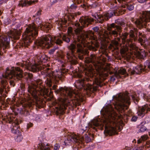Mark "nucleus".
<instances>
[{
	"mask_svg": "<svg viewBox=\"0 0 150 150\" xmlns=\"http://www.w3.org/2000/svg\"><path fill=\"white\" fill-rule=\"evenodd\" d=\"M25 75L26 76V77L27 79H29L31 80L33 79V75L31 73H30L25 72Z\"/></svg>",
	"mask_w": 150,
	"mask_h": 150,
	"instance_id": "obj_33",
	"label": "nucleus"
},
{
	"mask_svg": "<svg viewBox=\"0 0 150 150\" xmlns=\"http://www.w3.org/2000/svg\"><path fill=\"white\" fill-rule=\"evenodd\" d=\"M1 12H0V15H1Z\"/></svg>",
	"mask_w": 150,
	"mask_h": 150,
	"instance_id": "obj_56",
	"label": "nucleus"
},
{
	"mask_svg": "<svg viewBox=\"0 0 150 150\" xmlns=\"http://www.w3.org/2000/svg\"><path fill=\"white\" fill-rule=\"evenodd\" d=\"M134 102L137 104L139 100V95L137 93H134L133 94L130 95Z\"/></svg>",
	"mask_w": 150,
	"mask_h": 150,
	"instance_id": "obj_23",
	"label": "nucleus"
},
{
	"mask_svg": "<svg viewBox=\"0 0 150 150\" xmlns=\"http://www.w3.org/2000/svg\"><path fill=\"white\" fill-rule=\"evenodd\" d=\"M11 129L12 132L14 134H18L21 132L18 123L14 122L13 123L11 126Z\"/></svg>",
	"mask_w": 150,
	"mask_h": 150,
	"instance_id": "obj_20",
	"label": "nucleus"
},
{
	"mask_svg": "<svg viewBox=\"0 0 150 150\" xmlns=\"http://www.w3.org/2000/svg\"><path fill=\"white\" fill-rule=\"evenodd\" d=\"M113 97L116 100L113 105H106L101 111L105 119L103 124L99 122V120H94L91 122L88 127L86 126L85 128L81 129L80 130L81 134H83L87 129V132H90L92 129L97 131V129L102 130L104 126L105 129L104 133L106 136H112L116 133L115 119L117 114L114 108L120 114H124L125 110L128 108L130 101L128 93H120L116 96H113Z\"/></svg>",
	"mask_w": 150,
	"mask_h": 150,
	"instance_id": "obj_3",
	"label": "nucleus"
},
{
	"mask_svg": "<svg viewBox=\"0 0 150 150\" xmlns=\"http://www.w3.org/2000/svg\"><path fill=\"white\" fill-rule=\"evenodd\" d=\"M137 38L138 37L139 38L138 40L139 42L141 43L142 45H143V44L144 42V40L142 39H145L146 37L145 35L143 34L142 33L140 32H139L137 35Z\"/></svg>",
	"mask_w": 150,
	"mask_h": 150,
	"instance_id": "obj_21",
	"label": "nucleus"
},
{
	"mask_svg": "<svg viewBox=\"0 0 150 150\" xmlns=\"http://www.w3.org/2000/svg\"><path fill=\"white\" fill-rule=\"evenodd\" d=\"M64 20V22H63L64 24H63V23L62 24V23H61L60 26L63 31L65 32L67 29V25L64 24V23H67V20Z\"/></svg>",
	"mask_w": 150,
	"mask_h": 150,
	"instance_id": "obj_32",
	"label": "nucleus"
},
{
	"mask_svg": "<svg viewBox=\"0 0 150 150\" xmlns=\"http://www.w3.org/2000/svg\"><path fill=\"white\" fill-rule=\"evenodd\" d=\"M58 48V47H55L51 49L49 51V53L50 54H53L55 52V50L57 49Z\"/></svg>",
	"mask_w": 150,
	"mask_h": 150,
	"instance_id": "obj_35",
	"label": "nucleus"
},
{
	"mask_svg": "<svg viewBox=\"0 0 150 150\" xmlns=\"http://www.w3.org/2000/svg\"><path fill=\"white\" fill-rule=\"evenodd\" d=\"M36 61L40 64L42 63H46L49 60V58L44 54L40 53L37 56Z\"/></svg>",
	"mask_w": 150,
	"mask_h": 150,
	"instance_id": "obj_18",
	"label": "nucleus"
},
{
	"mask_svg": "<svg viewBox=\"0 0 150 150\" xmlns=\"http://www.w3.org/2000/svg\"><path fill=\"white\" fill-rule=\"evenodd\" d=\"M122 7L124 8H126L129 11L133 10L134 8V4L132 3H128L126 4L125 5H122Z\"/></svg>",
	"mask_w": 150,
	"mask_h": 150,
	"instance_id": "obj_22",
	"label": "nucleus"
},
{
	"mask_svg": "<svg viewBox=\"0 0 150 150\" xmlns=\"http://www.w3.org/2000/svg\"><path fill=\"white\" fill-rule=\"evenodd\" d=\"M80 42L74 40L68 47L70 51L67 53L66 57L71 64H76L77 57L82 60L83 58V55L87 53V51H84L83 46Z\"/></svg>",
	"mask_w": 150,
	"mask_h": 150,
	"instance_id": "obj_7",
	"label": "nucleus"
},
{
	"mask_svg": "<svg viewBox=\"0 0 150 150\" xmlns=\"http://www.w3.org/2000/svg\"><path fill=\"white\" fill-rule=\"evenodd\" d=\"M10 84L11 86H14L15 85V83L13 81H10Z\"/></svg>",
	"mask_w": 150,
	"mask_h": 150,
	"instance_id": "obj_46",
	"label": "nucleus"
},
{
	"mask_svg": "<svg viewBox=\"0 0 150 150\" xmlns=\"http://www.w3.org/2000/svg\"><path fill=\"white\" fill-rule=\"evenodd\" d=\"M21 113L25 116H26L29 115V112L26 110H22L20 112Z\"/></svg>",
	"mask_w": 150,
	"mask_h": 150,
	"instance_id": "obj_34",
	"label": "nucleus"
},
{
	"mask_svg": "<svg viewBox=\"0 0 150 150\" xmlns=\"http://www.w3.org/2000/svg\"><path fill=\"white\" fill-rule=\"evenodd\" d=\"M144 100L147 101H150V94L148 93H143L142 95Z\"/></svg>",
	"mask_w": 150,
	"mask_h": 150,
	"instance_id": "obj_27",
	"label": "nucleus"
},
{
	"mask_svg": "<svg viewBox=\"0 0 150 150\" xmlns=\"http://www.w3.org/2000/svg\"><path fill=\"white\" fill-rule=\"evenodd\" d=\"M66 18L65 17V18H66L71 22H73V20L74 19V15L73 14H69L68 15L66 16Z\"/></svg>",
	"mask_w": 150,
	"mask_h": 150,
	"instance_id": "obj_28",
	"label": "nucleus"
},
{
	"mask_svg": "<svg viewBox=\"0 0 150 150\" xmlns=\"http://www.w3.org/2000/svg\"><path fill=\"white\" fill-rule=\"evenodd\" d=\"M84 0H74V2L75 3H76L77 4H79L81 3Z\"/></svg>",
	"mask_w": 150,
	"mask_h": 150,
	"instance_id": "obj_41",
	"label": "nucleus"
},
{
	"mask_svg": "<svg viewBox=\"0 0 150 150\" xmlns=\"http://www.w3.org/2000/svg\"><path fill=\"white\" fill-rule=\"evenodd\" d=\"M17 65L22 68L16 67L9 70L7 67L5 75H3V77L7 79H13L18 81L21 80L23 77V70H28L33 72L39 71H44L47 76L45 83L51 91L50 93H51L52 90H54L56 93H59L60 96L58 101L56 102L58 106L56 107L55 112L57 115L63 114L67 107L72 110L77 106L80 105V102L83 101L82 98L70 88L61 87L56 90L57 87L56 85L54 84L52 86L53 80L58 82L59 80L64 78L65 73L63 71L56 70L52 71L45 65L32 64L28 62H25L23 63H17Z\"/></svg>",
	"mask_w": 150,
	"mask_h": 150,
	"instance_id": "obj_1",
	"label": "nucleus"
},
{
	"mask_svg": "<svg viewBox=\"0 0 150 150\" xmlns=\"http://www.w3.org/2000/svg\"><path fill=\"white\" fill-rule=\"evenodd\" d=\"M114 2H115V3H117V2H116V1H115V0H114Z\"/></svg>",
	"mask_w": 150,
	"mask_h": 150,
	"instance_id": "obj_53",
	"label": "nucleus"
},
{
	"mask_svg": "<svg viewBox=\"0 0 150 150\" xmlns=\"http://www.w3.org/2000/svg\"><path fill=\"white\" fill-rule=\"evenodd\" d=\"M119 11L117 10H110L102 14L93 15L94 18L89 16H82L79 19V22L81 25L78 22H72V24L74 25V31L76 36L72 33V28L69 27L67 29V35H61L59 36L52 37L50 34L43 35L35 41L34 43L37 46L42 48H49L54 43L61 45L63 43V40L68 43L70 41L72 36L74 39L76 38L78 41H87L88 40H93L91 41V45L88 47L90 50L95 51L97 50L99 47V43L96 41L93 33L91 30L83 32L82 29L84 27H87L88 25L92 24V22L95 23H102L105 20H108L113 16H118L119 15Z\"/></svg>",
	"mask_w": 150,
	"mask_h": 150,
	"instance_id": "obj_2",
	"label": "nucleus"
},
{
	"mask_svg": "<svg viewBox=\"0 0 150 150\" xmlns=\"http://www.w3.org/2000/svg\"><path fill=\"white\" fill-rule=\"evenodd\" d=\"M93 30L95 32H97L99 30V27L98 26H96L93 28Z\"/></svg>",
	"mask_w": 150,
	"mask_h": 150,
	"instance_id": "obj_43",
	"label": "nucleus"
},
{
	"mask_svg": "<svg viewBox=\"0 0 150 150\" xmlns=\"http://www.w3.org/2000/svg\"><path fill=\"white\" fill-rule=\"evenodd\" d=\"M149 87H150V86H149Z\"/></svg>",
	"mask_w": 150,
	"mask_h": 150,
	"instance_id": "obj_58",
	"label": "nucleus"
},
{
	"mask_svg": "<svg viewBox=\"0 0 150 150\" xmlns=\"http://www.w3.org/2000/svg\"><path fill=\"white\" fill-rule=\"evenodd\" d=\"M60 0H55V1H54V3H56V2L60 1Z\"/></svg>",
	"mask_w": 150,
	"mask_h": 150,
	"instance_id": "obj_49",
	"label": "nucleus"
},
{
	"mask_svg": "<svg viewBox=\"0 0 150 150\" xmlns=\"http://www.w3.org/2000/svg\"><path fill=\"white\" fill-rule=\"evenodd\" d=\"M30 93L31 94L32 96L35 99V104L36 107L38 108H40L42 106V102L40 100L38 97L39 93H37L36 91L33 89L30 90Z\"/></svg>",
	"mask_w": 150,
	"mask_h": 150,
	"instance_id": "obj_13",
	"label": "nucleus"
},
{
	"mask_svg": "<svg viewBox=\"0 0 150 150\" xmlns=\"http://www.w3.org/2000/svg\"><path fill=\"white\" fill-rule=\"evenodd\" d=\"M33 105L32 104H31L30 106H32V105Z\"/></svg>",
	"mask_w": 150,
	"mask_h": 150,
	"instance_id": "obj_55",
	"label": "nucleus"
},
{
	"mask_svg": "<svg viewBox=\"0 0 150 150\" xmlns=\"http://www.w3.org/2000/svg\"><path fill=\"white\" fill-rule=\"evenodd\" d=\"M11 121H9V123H11Z\"/></svg>",
	"mask_w": 150,
	"mask_h": 150,
	"instance_id": "obj_54",
	"label": "nucleus"
},
{
	"mask_svg": "<svg viewBox=\"0 0 150 150\" xmlns=\"http://www.w3.org/2000/svg\"><path fill=\"white\" fill-rule=\"evenodd\" d=\"M77 7L76 5L74 4L71 5L70 7L69 8H71V9L74 10L76 9Z\"/></svg>",
	"mask_w": 150,
	"mask_h": 150,
	"instance_id": "obj_37",
	"label": "nucleus"
},
{
	"mask_svg": "<svg viewBox=\"0 0 150 150\" xmlns=\"http://www.w3.org/2000/svg\"><path fill=\"white\" fill-rule=\"evenodd\" d=\"M91 139L87 135H86L84 137L81 136L80 137L77 136L75 135L72 134L67 137V139L64 141L65 143L67 144L70 143L72 142L77 143L78 144L80 143H83L85 141L86 143H88L91 141Z\"/></svg>",
	"mask_w": 150,
	"mask_h": 150,
	"instance_id": "obj_10",
	"label": "nucleus"
},
{
	"mask_svg": "<svg viewBox=\"0 0 150 150\" xmlns=\"http://www.w3.org/2000/svg\"><path fill=\"white\" fill-rule=\"evenodd\" d=\"M73 150H78V149L76 148V147H74V149H73Z\"/></svg>",
	"mask_w": 150,
	"mask_h": 150,
	"instance_id": "obj_50",
	"label": "nucleus"
},
{
	"mask_svg": "<svg viewBox=\"0 0 150 150\" xmlns=\"http://www.w3.org/2000/svg\"><path fill=\"white\" fill-rule=\"evenodd\" d=\"M138 33V29L135 28H134L133 30H131L129 31V37L130 38H132L134 41L137 40V35Z\"/></svg>",
	"mask_w": 150,
	"mask_h": 150,
	"instance_id": "obj_19",
	"label": "nucleus"
},
{
	"mask_svg": "<svg viewBox=\"0 0 150 150\" xmlns=\"http://www.w3.org/2000/svg\"><path fill=\"white\" fill-rule=\"evenodd\" d=\"M146 128L145 126L142 124H140L138 126L137 133L144 132L146 130Z\"/></svg>",
	"mask_w": 150,
	"mask_h": 150,
	"instance_id": "obj_25",
	"label": "nucleus"
},
{
	"mask_svg": "<svg viewBox=\"0 0 150 150\" xmlns=\"http://www.w3.org/2000/svg\"><path fill=\"white\" fill-rule=\"evenodd\" d=\"M63 57V56L62 57V58Z\"/></svg>",
	"mask_w": 150,
	"mask_h": 150,
	"instance_id": "obj_57",
	"label": "nucleus"
},
{
	"mask_svg": "<svg viewBox=\"0 0 150 150\" xmlns=\"http://www.w3.org/2000/svg\"><path fill=\"white\" fill-rule=\"evenodd\" d=\"M81 6L85 9L87 10L90 7L93 8H96L98 10H100L101 7V4L100 2L95 1L91 5H88L84 2L83 4L81 5Z\"/></svg>",
	"mask_w": 150,
	"mask_h": 150,
	"instance_id": "obj_14",
	"label": "nucleus"
},
{
	"mask_svg": "<svg viewBox=\"0 0 150 150\" xmlns=\"http://www.w3.org/2000/svg\"><path fill=\"white\" fill-rule=\"evenodd\" d=\"M137 56L139 59H144L146 57V54L144 52H138L137 53Z\"/></svg>",
	"mask_w": 150,
	"mask_h": 150,
	"instance_id": "obj_29",
	"label": "nucleus"
},
{
	"mask_svg": "<svg viewBox=\"0 0 150 150\" xmlns=\"http://www.w3.org/2000/svg\"><path fill=\"white\" fill-rule=\"evenodd\" d=\"M103 35H101L100 36V38H103Z\"/></svg>",
	"mask_w": 150,
	"mask_h": 150,
	"instance_id": "obj_51",
	"label": "nucleus"
},
{
	"mask_svg": "<svg viewBox=\"0 0 150 150\" xmlns=\"http://www.w3.org/2000/svg\"><path fill=\"white\" fill-rule=\"evenodd\" d=\"M51 25L49 23H42L40 18H36L34 23L29 25L26 28L23 35V40L19 43V47H27L36 37L38 34L39 27L42 30H49L51 29Z\"/></svg>",
	"mask_w": 150,
	"mask_h": 150,
	"instance_id": "obj_5",
	"label": "nucleus"
},
{
	"mask_svg": "<svg viewBox=\"0 0 150 150\" xmlns=\"http://www.w3.org/2000/svg\"><path fill=\"white\" fill-rule=\"evenodd\" d=\"M150 111V104H146L142 108H139L137 114L138 115L143 117L145 114Z\"/></svg>",
	"mask_w": 150,
	"mask_h": 150,
	"instance_id": "obj_15",
	"label": "nucleus"
},
{
	"mask_svg": "<svg viewBox=\"0 0 150 150\" xmlns=\"http://www.w3.org/2000/svg\"><path fill=\"white\" fill-rule=\"evenodd\" d=\"M42 84V81L41 79H36V81L35 80L34 83L33 84V88L28 86V92L30 93V90L33 89L36 91L37 93H39L41 95L42 94L44 95L46 93L45 91V88Z\"/></svg>",
	"mask_w": 150,
	"mask_h": 150,
	"instance_id": "obj_12",
	"label": "nucleus"
},
{
	"mask_svg": "<svg viewBox=\"0 0 150 150\" xmlns=\"http://www.w3.org/2000/svg\"><path fill=\"white\" fill-rule=\"evenodd\" d=\"M1 88H0V93L1 94L4 91V89L5 88L6 86L7 85V83L6 81L5 80H1Z\"/></svg>",
	"mask_w": 150,
	"mask_h": 150,
	"instance_id": "obj_24",
	"label": "nucleus"
},
{
	"mask_svg": "<svg viewBox=\"0 0 150 150\" xmlns=\"http://www.w3.org/2000/svg\"><path fill=\"white\" fill-rule=\"evenodd\" d=\"M148 55L150 56V51H149Z\"/></svg>",
	"mask_w": 150,
	"mask_h": 150,
	"instance_id": "obj_52",
	"label": "nucleus"
},
{
	"mask_svg": "<svg viewBox=\"0 0 150 150\" xmlns=\"http://www.w3.org/2000/svg\"><path fill=\"white\" fill-rule=\"evenodd\" d=\"M115 40H116V41H117L118 42H120L121 38L120 36L119 37H117V38H115Z\"/></svg>",
	"mask_w": 150,
	"mask_h": 150,
	"instance_id": "obj_45",
	"label": "nucleus"
},
{
	"mask_svg": "<svg viewBox=\"0 0 150 150\" xmlns=\"http://www.w3.org/2000/svg\"><path fill=\"white\" fill-rule=\"evenodd\" d=\"M131 69H125L123 68H121L119 70L118 72L116 71L114 74L113 76H112L111 77V80L114 81L115 80V77L117 79H119L121 78L120 74H125L126 73V70H127L129 72V73H130V71Z\"/></svg>",
	"mask_w": 150,
	"mask_h": 150,
	"instance_id": "obj_16",
	"label": "nucleus"
},
{
	"mask_svg": "<svg viewBox=\"0 0 150 150\" xmlns=\"http://www.w3.org/2000/svg\"><path fill=\"white\" fill-rule=\"evenodd\" d=\"M42 12V10L40 9L33 16V17H36L39 16L41 15V12Z\"/></svg>",
	"mask_w": 150,
	"mask_h": 150,
	"instance_id": "obj_36",
	"label": "nucleus"
},
{
	"mask_svg": "<svg viewBox=\"0 0 150 150\" xmlns=\"http://www.w3.org/2000/svg\"><path fill=\"white\" fill-rule=\"evenodd\" d=\"M124 150H134V149L132 148L126 147Z\"/></svg>",
	"mask_w": 150,
	"mask_h": 150,
	"instance_id": "obj_44",
	"label": "nucleus"
},
{
	"mask_svg": "<svg viewBox=\"0 0 150 150\" xmlns=\"http://www.w3.org/2000/svg\"><path fill=\"white\" fill-rule=\"evenodd\" d=\"M38 148L40 150H50L49 148L47 147L43 143H40L38 146Z\"/></svg>",
	"mask_w": 150,
	"mask_h": 150,
	"instance_id": "obj_26",
	"label": "nucleus"
},
{
	"mask_svg": "<svg viewBox=\"0 0 150 150\" xmlns=\"http://www.w3.org/2000/svg\"><path fill=\"white\" fill-rule=\"evenodd\" d=\"M16 135V137L15 138V140L17 142H20L23 138L22 136L21 135V132L18 134Z\"/></svg>",
	"mask_w": 150,
	"mask_h": 150,
	"instance_id": "obj_31",
	"label": "nucleus"
},
{
	"mask_svg": "<svg viewBox=\"0 0 150 150\" xmlns=\"http://www.w3.org/2000/svg\"><path fill=\"white\" fill-rule=\"evenodd\" d=\"M112 43L115 46H117L119 45V42L115 40H113L112 41Z\"/></svg>",
	"mask_w": 150,
	"mask_h": 150,
	"instance_id": "obj_38",
	"label": "nucleus"
},
{
	"mask_svg": "<svg viewBox=\"0 0 150 150\" xmlns=\"http://www.w3.org/2000/svg\"><path fill=\"white\" fill-rule=\"evenodd\" d=\"M20 35V32L16 30L11 33L10 36L5 35L0 36V55H1L4 52L5 53L6 52V49L9 48L10 37L12 40V39L17 40L19 39Z\"/></svg>",
	"mask_w": 150,
	"mask_h": 150,
	"instance_id": "obj_8",
	"label": "nucleus"
},
{
	"mask_svg": "<svg viewBox=\"0 0 150 150\" xmlns=\"http://www.w3.org/2000/svg\"><path fill=\"white\" fill-rule=\"evenodd\" d=\"M146 0H137L138 2L141 3H144Z\"/></svg>",
	"mask_w": 150,
	"mask_h": 150,
	"instance_id": "obj_47",
	"label": "nucleus"
},
{
	"mask_svg": "<svg viewBox=\"0 0 150 150\" xmlns=\"http://www.w3.org/2000/svg\"><path fill=\"white\" fill-rule=\"evenodd\" d=\"M21 87L22 88H23L25 87V85L24 84H22L21 86Z\"/></svg>",
	"mask_w": 150,
	"mask_h": 150,
	"instance_id": "obj_48",
	"label": "nucleus"
},
{
	"mask_svg": "<svg viewBox=\"0 0 150 150\" xmlns=\"http://www.w3.org/2000/svg\"><path fill=\"white\" fill-rule=\"evenodd\" d=\"M33 126V124L32 123L30 122L28 123L27 125V128L28 129H29L30 128L32 127Z\"/></svg>",
	"mask_w": 150,
	"mask_h": 150,
	"instance_id": "obj_42",
	"label": "nucleus"
},
{
	"mask_svg": "<svg viewBox=\"0 0 150 150\" xmlns=\"http://www.w3.org/2000/svg\"><path fill=\"white\" fill-rule=\"evenodd\" d=\"M148 138L147 135H144L141 137L137 140V143L140 144L146 140Z\"/></svg>",
	"mask_w": 150,
	"mask_h": 150,
	"instance_id": "obj_30",
	"label": "nucleus"
},
{
	"mask_svg": "<svg viewBox=\"0 0 150 150\" xmlns=\"http://www.w3.org/2000/svg\"><path fill=\"white\" fill-rule=\"evenodd\" d=\"M150 70V61L149 62H145L144 65H138L136 66L135 68L132 70L130 69V71L131 75L135 74H139L142 72L145 71L147 72Z\"/></svg>",
	"mask_w": 150,
	"mask_h": 150,
	"instance_id": "obj_11",
	"label": "nucleus"
},
{
	"mask_svg": "<svg viewBox=\"0 0 150 150\" xmlns=\"http://www.w3.org/2000/svg\"><path fill=\"white\" fill-rule=\"evenodd\" d=\"M59 147V144H56L55 145L54 149V150H58Z\"/></svg>",
	"mask_w": 150,
	"mask_h": 150,
	"instance_id": "obj_39",
	"label": "nucleus"
},
{
	"mask_svg": "<svg viewBox=\"0 0 150 150\" xmlns=\"http://www.w3.org/2000/svg\"><path fill=\"white\" fill-rule=\"evenodd\" d=\"M137 116H133L131 119L132 121L135 122L137 120Z\"/></svg>",
	"mask_w": 150,
	"mask_h": 150,
	"instance_id": "obj_40",
	"label": "nucleus"
},
{
	"mask_svg": "<svg viewBox=\"0 0 150 150\" xmlns=\"http://www.w3.org/2000/svg\"><path fill=\"white\" fill-rule=\"evenodd\" d=\"M96 57L94 54H91L90 56L86 58L85 62L87 64L83 68V73L88 77L84 78L79 73H77L79 79L75 83L76 88L81 91V93L84 91V93L94 92L98 90V88L102 87L104 83V80L108 76L106 71L99 72L97 76L93 74V68L91 64L94 65Z\"/></svg>",
	"mask_w": 150,
	"mask_h": 150,
	"instance_id": "obj_4",
	"label": "nucleus"
},
{
	"mask_svg": "<svg viewBox=\"0 0 150 150\" xmlns=\"http://www.w3.org/2000/svg\"><path fill=\"white\" fill-rule=\"evenodd\" d=\"M132 21L139 29L145 28L150 32V11H143L139 19H134Z\"/></svg>",
	"mask_w": 150,
	"mask_h": 150,
	"instance_id": "obj_9",
	"label": "nucleus"
},
{
	"mask_svg": "<svg viewBox=\"0 0 150 150\" xmlns=\"http://www.w3.org/2000/svg\"><path fill=\"white\" fill-rule=\"evenodd\" d=\"M125 23L122 19H118L115 21V23H112L108 26L107 28V34L109 36H113L115 38L117 37L118 35L121 38L122 42L124 45L123 48H121V52L123 53L127 49L128 46H132V40L127 39L128 33H125L121 34L122 31V27L125 26Z\"/></svg>",
	"mask_w": 150,
	"mask_h": 150,
	"instance_id": "obj_6",
	"label": "nucleus"
},
{
	"mask_svg": "<svg viewBox=\"0 0 150 150\" xmlns=\"http://www.w3.org/2000/svg\"><path fill=\"white\" fill-rule=\"evenodd\" d=\"M38 1V0H30L29 1L26 0H22L19 1L18 6L19 7H23L24 6H27L35 4L37 3Z\"/></svg>",
	"mask_w": 150,
	"mask_h": 150,
	"instance_id": "obj_17",
	"label": "nucleus"
}]
</instances>
